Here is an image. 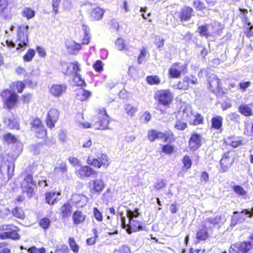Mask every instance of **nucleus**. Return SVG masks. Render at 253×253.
<instances>
[{
	"mask_svg": "<svg viewBox=\"0 0 253 253\" xmlns=\"http://www.w3.org/2000/svg\"><path fill=\"white\" fill-rule=\"evenodd\" d=\"M28 25H22L19 27L17 31V38L15 42L12 41H6V43L9 47H15L17 45V50H24L28 42Z\"/></svg>",
	"mask_w": 253,
	"mask_h": 253,
	"instance_id": "nucleus-1",
	"label": "nucleus"
},
{
	"mask_svg": "<svg viewBox=\"0 0 253 253\" xmlns=\"http://www.w3.org/2000/svg\"><path fill=\"white\" fill-rule=\"evenodd\" d=\"M15 165L13 162H4L0 167V186L5 185L13 176Z\"/></svg>",
	"mask_w": 253,
	"mask_h": 253,
	"instance_id": "nucleus-2",
	"label": "nucleus"
},
{
	"mask_svg": "<svg viewBox=\"0 0 253 253\" xmlns=\"http://www.w3.org/2000/svg\"><path fill=\"white\" fill-rule=\"evenodd\" d=\"M19 229L16 226L10 224H2L0 225V239L5 240L11 239L17 240L20 238L19 235L17 233Z\"/></svg>",
	"mask_w": 253,
	"mask_h": 253,
	"instance_id": "nucleus-3",
	"label": "nucleus"
},
{
	"mask_svg": "<svg viewBox=\"0 0 253 253\" xmlns=\"http://www.w3.org/2000/svg\"><path fill=\"white\" fill-rule=\"evenodd\" d=\"M93 123L92 126L95 129H107L109 124V117L105 110L102 109L97 116L93 118Z\"/></svg>",
	"mask_w": 253,
	"mask_h": 253,
	"instance_id": "nucleus-4",
	"label": "nucleus"
},
{
	"mask_svg": "<svg viewBox=\"0 0 253 253\" xmlns=\"http://www.w3.org/2000/svg\"><path fill=\"white\" fill-rule=\"evenodd\" d=\"M86 163L88 165L94 168L100 169L103 167L106 169L110 164V160L107 155L101 154L95 158H92L89 156Z\"/></svg>",
	"mask_w": 253,
	"mask_h": 253,
	"instance_id": "nucleus-5",
	"label": "nucleus"
},
{
	"mask_svg": "<svg viewBox=\"0 0 253 253\" xmlns=\"http://www.w3.org/2000/svg\"><path fill=\"white\" fill-rule=\"evenodd\" d=\"M173 94L169 89L159 90L155 94V99L164 106L170 104L173 100Z\"/></svg>",
	"mask_w": 253,
	"mask_h": 253,
	"instance_id": "nucleus-6",
	"label": "nucleus"
},
{
	"mask_svg": "<svg viewBox=\"0 0 253 253\" xmlns=\"http://www.w3.org/2000/svg\"><path fill=\"white\" fill-rule=\"evenodd\" d=\"M1 96L3 102L8 108H12L16 104L18 95L15 92L8 89L4 90L1 92Z\"/></svg>",
	"mask_w": 253,
	"mask_h": 253,
	"instance_id": "nucleus-7",
	"label": "nucleus"
},
{
	"mask_svg": "<svg viewBox=\"0 0 253 253\" xmlns=\"http://www.w3.org/2000/svg\"><path fill=\"white\" fill-rule=\"evenodd\" d=\"M121 223L123 228L126 229L128 234L138 231L143 229V227L140 222L134 219H128V223H126L125 217H121Z\"/></svg>",
	"mask_w": 253,
	"mask_h": 253,
	"instance_id": "nucleus-8",
	"label": "nucleus"
},
{
	"mask_svg": "<svg viewBox=\"0 0 253 253\" xmlns=\"http://www.w3.org/2000/svg\"><path fill=\"white\" fill-rule=\"evenodd\" d=\"M21 186L23 192L27 193L28 197H31L36 187V183L33 180V176L30 174H27L21 183Z\"/></svg>",
	"mask_w": 253,
	"mask_h": 253,
	"instance_id": "nucleus-9",
	"label": "nucleus"
},
{
	"mask_svg": "<svg viewBox=\"0 0 253 253\" xmlns=\"http://www.w3.org/2000/svg\"><path fill=\"white\" fill-rule=\"evenodd\" d=\"M80 71V66L77 62L62 64V72L66 76H73Z\"/></svg>",
	"mask_w": 253,
	"mask_h": 253,
	"instance_id": "nucleus-10",
	"label": "nucleus"
},
{
	"mask_svg": "<svg viewBox=\"0 0 253 253\" xmlns=\"http://www.w3.org/2000/svg\"><path fill=\"white\" fill-rule=\"evenodd\" d=\"M77 176L81 179L90 177H95L97 175L98 172L88 166H80V168L76 172Z\"/></svg>",
	"mask_w": 253,
	"mask_h": 253,
	"instance_id": "nucleus-11",
	"label": "nucleus"
},
{
	"mask_svg": "<svg viewBox=\"0 0 253 253\" xmlns=\"http://www.w3.org/2000/svg\"><path fill=\"white\" fill-rule=\"evenodd\" d=\"M31 130L39 138H44L46 135V130L39 119H35L31 122Z\"/></svg>",
	"mask_w": 253,
	"mask_h": 253,
	"instance_id": "nucleus-12",
	"label": "nucleus"
},
{
	"mask_svg": "<svg viewBox=\"0 0 253 253\" xmlns=\"http://www.w3.org/2000/svg\"><path fill=\"white\" fill-rule=\"evenodd\" d=\"M88 185L91 193L100 194L105 188V183L102 178H98L90 180Z\"/></svg>",
	"mask_w": 253,
	"mask_h": 253,
	"instance_id": "nucleus-13",
	"label": "nucleus"
},
{
	"mask_svg": "<svg viewBox=\"0 0 253 253\" xmlns=\"http://www.w3.org/2000/svg\"><path fill=\"white\" fill-rule=\"evenodd\" d=\"M181 109L177 115L178 117L189 123L191 121L194 113L192 111L191 107L189 105H186L183 108L182 107Z\"/></svg>",
	"mask_w": 253,
	"mask_h": 253,
	"instance_id": "nucleus-14",
	"label": "nucleus"
},
{
	"mask_svg": "<svg viewBox=\"0 0 253 253\" xmlns=\"http://www.w3.org/2000/svg\"><path fill=\"white\" fill-rule=\"evenodd\" d=\"M185 67V65H182L179 63L172 64L169 70V77L172 78H179L181 74L184 72Z\"/></svg>",
	"mask_w": 253,
	"mask_h": 253,
	"instance_id": "nucleus-15",
	"label": "nucleus"
},
{
	"mask_svg": "<svg viewBox=\"0 0 253 253\" xmlns=\"http://www.w3.org/2000/svg\"><path fill=\"white\" fill-rule=\"evenodd\" d=\"M67 88L65 84H53L49 87V93L55 97H59L66 92Z\"/></svg>",
	"mask_w": 253,
	"mask_h": 253,
	"instance_id": "nucleus-16",
	"label": "nucleus"
},
{
	"mask_svg": "<svg viewBox=\"0 0 253 253\" xmlns=\"http://www.w3.org/2000/svg\"><path fill=\"white\" fill-rule=\"evenodd\" d=\"M232 216V223L235 225L237 223L243 222L248 216L250 218L252 217V214H250V211L248 210H244L241 212L234 211Z\"/></svg>",
	"mask_w": 253,
	"mask_h": 253,
	"instance_id": "nucleus-17",
	"label": "nucleus"
},
{
	"mask_svg": "<svg viewBox=\"0 0 253 253\" xmlns=\"http://www.w3.org/2000/svg\"><path fill=\"white\" fill-rule=\"evenodd\" d=\"M59 116V111L54 108L51 109L47 114L46 125L50 127L54 126L55 123L58 120Z\"/></svg>",
	"mask_w": 253,
	"mask_h": 253,
	"instance_id": "nucleus-18",
	"label": "nucleus"
},
{
	"mask_svg": "<svg viewBox=\"0 0 253 253\" xmlns=\"http://www.w3.org/2000/svg\"><path fill=\"white\" fill-rule=\"evenodd\" d=\"M233 162V158L230 156V152L224 154L220 163L221 171L226 172L228 171Z\"/></svg>",
	"mask_w": 253,
	"mask_h": 253,
	"instance_id": "nucleus-19",
	"label": "nucleus"
},
{
	"mask_svg": "<svg viewBox=\"0 0 253 253\" xmlns=\"http://www.w3.org/2000/svg\"><path fill=\"white\" fill-rule=\"evenodd\" d=\"M71 202L77 208H82L87 203L88 198L82 194H75L72 195Z\"/></svg>",
	"mask_w": 253,
	"mask_h": 253,
	"instance_id": "nucleus-20",
	"label": "nucleus"
},
{
	"mask_svg": "<svg viewBox=\"0 0 253 253\" xmlns=\"http://www.w3.org/2000/svg\"><path fill=\"white\" fill-rule=\"evenodd\" d=\"M61 198L60 192L57 191L47 192L45 195L46 203L50 205L56 203L61 199Z\"/></svg>",
	"mask_w": 253,
	"mask_h": 253,
	"instance_id": "nucleus-21",
	"label": "nucleus"
},
{
	"mask_svg": "<svg viewBox=\"0 0 253 253\" xmlns=\"http://www.w3.org/2000/svg\"><path fill=\"white\" fill-rule=\"evenodd\" d=\"M201 145V136L195 133L191 135L189 141V146L192 150H197Z\"/></svg>",
	"mask_w": 253,
	"mask_h": 253,
	"instance_id": "nucleus-22",
	"label": "nucleus"
},
{
	"mask_svg": "<svg viewBox=\"0 0 253 253\" xmlns=\"http://www.w3.org/2000/svg\"><path fill=\"white\" fill-rule=\"evenodd\" d=\"M209 88L212 91L218 90L220 88V81L214 74L211 75L208 78Z\"/></svg>",
	"mask_w": 253,
	"mask_h": 253,
	"instance_id": "nucleus-23",
	"label": "nucleus"
},
{
	"mask_svg": "<svg viewBox=\"0 0 253 253\" xmlns=\"http://www.w3.org/2000/svg\"><path fill=\"white\" fill-rule=\"evenodd\" d=\"M237 249L243 253H246L253 247V244L251 241L238 242L235 244Z\"/></svg>",
	"mask_w": 253,
	"mask_h": 253,
	"instance_id": "nucleus-24",
	"label": "nucleus"
},
{
	"mask_svg": "<svg viewBox=\"0 0 253 253\" xmlns=\"http://www.w3.org/2000/svg\"><path fill=\"white\" fill-rule=\"evenodd\" d=\"M3 123L5 126L10 129L19 128V124L18 119L13 116L11 118H5L3 120Z\"/></svg>",
	"mask_w": 253,
	"mask_h": 253,
	"instance_id": "nucleus-25",
	"label": "nucleus"
},
{
	"mask_svg": "<svg viewBox=\"0 0 253 253\" xmlns=\"http://www.w3.org/2000/svg\"><path fill=\"white\" fill-rule=\"evenodd\" d=\"M67 51L70 54H76L81 49V46L74 41H69L66 43Z\"/></svg>",
	"mask_w": 253,
	"mask_h": 253,
	"instance_id": "nucleus-26",
	"label": "nucleus"
},
{
	"mask_svg": "<svg viewBox=\"0 0 253 253\" xmlns=\"http://www.w3.org/2000/svg\"><path fill=\"white\" fill-rule=\"evenodd\" d=\"M165 138L166 141V135L163 132L156 130L155 129H151L148 132V138L151 141H154L156 139Z\"/></svg>",
	"mask_w": 253,
	"mask_h": 253,
	"instance_id": "nucleus-27",
	"label": "nucleus"
},
{
	"mask_svg": "<svg viewBox=\"0 0 253 253\" xmlns=\"http://www.w3.org/2000/svg\"><path fill=\"white\" fill-rule=\"evenodd\" d=\"M225 142L226 144L234 148H236L244 144L243 140L241 137L234 136L227 137L225 139Z\"/></svg>",
	"mask_w": 253,
	"mask_h": 253,
	"instance_id": "nucleus-28",
	"label": "nucleus"
},
{
	"mask_svg": "<svg viewBox=\"0 0 253 253\" xmlns=\"http://www.w3.org/2000/svg\"><path fill=\"white\" fill-rule=\"evenodd\" d=\"M239 111L246 116H250L253 114V104H243L239 106Z\"/></svg>",
	"mask_w": 253,
	"mask_h": 253,
	"instance_id": "nucleus-29",
	"label": "nucleus"
},
{
	"mask_svg": "<svg viewBox=\"0 0 253 253\" xmlns=\"http://www.w3.org/2000/svg\"><path fill=\"white\" fill-rule=\"evenodd\" d=\"M54 172L56 174H61L63 179H67V167L65 163L59 164L54 168Z\"/></svg>",
	"mask_w": 253,
	"mask_h": 253,
	"instance_id": "nucleus-30",
	"label": "nucleus"
},
{
	"mask_svg": "<svg viewBox=\"0 0 253 253\" xmlns=\"http://www.w3.org/2000/svg\"><path fill=\"white\" fill-rule=\"evenodd\" d=\"M73 223L75 225H78L83 223L86 218L85 214L80 211H76L73 214Z\"/></svg>",
	"mask_w": 253,
	"mask_h": 253,
	"instance_id": "nucleus-31",
	"label": "nucleus"
},
{
	"mask_svg": "<svg viewBox=\"0 0 253 253\" xmlns=\"http://www.w3.org/2000/svg\"><path fill=\"white\" fill-rule=\"evenodd\" d=\"M193 9L188 6L183 7L181 10L180 19L182 21H187L190 19L193 12Z\"/></svg>",
	"mask_w": 253,
	"mask_h": 253,
	"instance_id": "nucleus-32",
	"label": "nucleus"
},
{
	"mask_svg": "<svg viewBox=\"0 0 253 253\" xmlns=\"http://www.w3.org/2000/svg\"><path fill=\"white\" fill-rule=\"evenodd\" d=\"M209 28L210 29L211 34H218L220 33L223 28V25L219 22L214 21L211 25H208Z\"/></svg>",
	"mask_w": 253,
	"mask_h": 253,
	"instance_id": "nucleus-33",
	"label": "nucleus"
},
{
	"mask_svg": "<svg viewBox=\"0 0 253 253\" xmlns=\"http://www.w3.org/2000/svg\"><path fill=\"white\" fill-rule=\"evenodd\" d=\"M104 14V11L100 7L94 8L90 13V17L93 20H99Z\"/></svg>",
	"mask_w": 253,
	"mask_h": 253,
	"instance_id": "nucleus-34",
	"label": "nucleus"
},
{
	"mask_svg": "<svg viewBox=\"0 0 253 253\" xmlns=\"http://www.w3.org/2000/svg\"><path fill=\"white\" fill-rule=\"evenodd\" d=\"M91 92L85 89H80L77 93V98L81 101L86 100L91 96Z\"/></svg>",
	"mask_w": 253,
	"mask_h": 253,
	"instance_id": "nucleus-35",
	"label": "nucleus"
},
{
	"mask_svg": "<svg viewBox=\"0 0 253 253\" xmlns=\"http://www.w3.org/2000/svg\"><path fill=\"white\" fill-rule=\"evenodd\" d=\"M223 118L220 116H217L212 118L211 120L212 127L216 129H220L222 125Z\"/></svg>",
	"mask_w": 253,
	"mask_h": 253,
	"instance_id": "nucleus-36",
	"label": "nucleus"
},
{
	"mask_svg": "<svg viewBox=\"0 0 253 253\" xmlns=\"http://www.w3.org/2000/svg\"><path fill=\"white\" fill-rule=\"evenodd\" d=\"M116 47L120 51H124L125 52L129 50V47L125 44V41L121 38H118L115 42Z\"/></svg>",
	"mask_w": 253,
	"mask_h": 253,
	"instance_id": "nucleus-37",
	"label": "nucleus"
},
{
	"mask_svg": "<svg viewBox=\"0 0 253 253\" xmlns=\"http://www.w3.org/2000/svg\"><path fill=\"white\" fill-rule=\"evenodd\" d=\"M204 118L203 116L199 113H194L193 114V117L191 119V121L189 122V124L194 126H196L202 124L203 122Z\"/></svg>",
	"mask_w": 253,
	"mask_h": 253,
	"instance_id": "nucleus-38",
	"label": "nucleus"
},
{
	"mask_svg": "<svg viewBox=\"0 0 253 253\" xmlns=\"http://www.w3.org/2000/svg\"><path fill=\"white\" fill-rule=\"evenodd\" d=\"M137 107L131 104H126L125 106V110L128 115L133 116L137 111Z\"/></svg>",
	"mask_w": 253,
	"mask_h": 253,
	"instance_id": "nucleus-39",
	"label": "nucleus"
},
{
	"mask_svg": "<svg viewBox=\"0 0 253 253\" xmlns=\"http://www.w3.org/2000/svg\"><path fill=\"white\" fill-rule=\"evenodd\" d=\"M187 127V125L185 121L181 119L180 118H178L177 116V120L174 125V127L177 130H184Z\"/></svg>",
	"mask_w": 253,
	"mask_h": 253,
	"instance_id": "nucleus-40",
	"label": "nucleus"
},
{
	"mask_svg": "<svg viewBox=\"0 0 253 253\" xmlns=\"http://www.w3.org/2000/svg\"><path fill=\"white\" fill-rule=\"evenodd\" d=\"M12 213L15 217L21 219H24L25 217V213L23 210L20 208L17 207L14 208L12 211Z\"/></svg>",
	"mask_w": 253,
	"mask_h": 253,
	"instance_id": "nucleus-41",
	"label": "nucleus"
},
{
	"mask_svg": "<svg viewBox=\"0 0 253 253\" xmlns=\"http://www.w3.org/2000/svg\"><path fill=\"white\" fill-rule=\"evenodd\" d=\"M25 87V84L21 81H17L16 82L12 83L11 85V88L13 90L16 89L17 92L19 93H21Z\"/></svg>",
	"mask_w": 253,
	"mask_h": 253,
	"instance_id": "nucleus-42",
	"label": "nucleus"
},
{
	"mask_svg": "<svg viewBox=\"0 0 253 253\" xmlns=\"http://www.w3.org/2000/svg\"><path fill=\"white\" fill-rule=\"evenodd\" d=\"M71 206L69 204H64L60 208L61 214L63 217H68L71 213Z\"/></svg>",
	"mask_w": 253,
	"mask_h": 253,
	"instance_id": "nucleus-43",
	"label": "nucleus"
},
{
	"mask_svg": "<svg viewBox=\"0 0 253 253\" xmlns=\"http://www.w3.org/2000/svg\"><path fill=\"white\" fill-rule=\"evenodd\" d=\"M198 30L201 35L208 38L211 36L210 29L209 28L208 25L200 26Z\"/></svg>",
	"mask_w": 253,
	"mask_h": 253,
	"instance_id": "nucleus-44",
	"label": "nucleus"
},
{
	"mask_svg": "<svg viewBox=\"0 0 253 253\" xmlns=\"http://www.w3.org/2000/svg\"><path fill=\"white\" fill-rule=\"evenodd\" d=\"M220 219V217L218 216H216L214 218H210L207 219L206 221V226L211 228L215 225L217 224Z\"/></svg>",
	"mask_w": 253,
	"mask_h": 253,
	"instance_id": "nucleus-45",
	"label": "nucleus"
},
{
	"mask_svg": "<svg viewBox=\"0 0 253 253\" xmlns=\"http://www.w3.org/2000/svg\"><path fill=\"white\" fill-rule=\"evenodd\" d=\"M73 77V82L76 85H84L85 84L84 80L82 79L79 72L76 74Z\"/></svg>",
	"mask_w": 253,
	"mask_h": 253,
	"instance_id": "nucleus-46",
	"label": "nucleus"
},
{
	"mask_svg": "<svg viewBox=\"0 0 253 253\" xmlns=\"http://www.w3.org/2000/svg\"><path fill=\"white\" fill-rule=\"evenodd\" d=\"M22 14L23 16L26 17L28 19H29L34 16L35 12L30 8L25 7L23 9Z\"/></svg>",
	"mask_w": 253,
	"mask_h": 253,
	"instance_id": "nucleus-47",
	"label": "nucleus"
},
{
	"mask_svg": "<svg viewBox=\"0 0 253 253\" xmlns=\"http://www.w3.org/2000/svg\"><path fill=\"white\" fill-rule=\"evenodd\" d=\"M146 81L151 85L157 84L160 82L159 78L156 75L148 76L146 78Z\"/></svg>",
	"mask_w": 253,
	"mask_h": 253,
	"instance_id": "nucleus-48",
	"label": "nucleus"
},
{
	"mask_svg": "<svg viewBox=\"0 0 253 253\" xmlns=\"http://www.w3.org/2000/svg\"><path fill=\"white\" fill-rule=\"evenodd\" d=\"M50 225V220L48 218H43L39 221V225L44 230L47 229Z\"/></svg>",
	"mask_w": 253,
	"mask_h": 253,
	"instance_id": "nucleus-49",
	"label": "nucleus"
},
{
	"mask_svg": "<svg viewBox=\"0 0 253 253\" xmlns=\"http://www.w3.org/2000/svg\"><path fill=\"white\" fill-rule=\"evenodd\" d=\"M233 190L236 194L244 196L247 194V192L245 190L243 187L239 185H236L233 187Z\"/></svg>",
	"mask_w": 253,
	"mask_h": 253,
	"instance_id": "nucleus-50",
	"label": "nucleus"
},
{
	"mask_svg": "<svg viewBox=\"0 0 253 253\" xmlns=\"http://www.w3.org/2000/svg\"><path fill=\"white\" fill-rule=\"evenodd\" d=\"M69 244L71 250L74 253H78L79 252V247L73 238H70L69 239Z\"/></svg>",
	"mask_w": 253,
	"mask_h": 253,
	"instance_id": "nucleus-51",
	"label": "nucleus"
},
{
	"mask_svg": "<svg viewBox=\"0 0 253 253\" xmlns=\"http://www.w3.org/2000/svg\"><path fill=\"white\" fill-rule=\"evenodd\" d=\"M139 215L138 210L137 209H135L134 211H131L129 209L126 210V216L128 219H133V217H137Z\"/></svg>",
	"mask_w": 253,
	"mask_h": 253,
	"instance_id": "nucleus-52",
	"label": "nucleus"
},
{
	"mask_svg": "<svg viewBox=\"0 0 253 253\" xmlns=\"http://www.w3.org/2000/svg\"><path fill=\"white\" fill-rule=\"evenodd\" d=\"M208 237V232L203 229L199 230L196 234V238L199 240H205Z\"/></svg>",
	"mask_w": 253,
	"mask_h": 253,
	"instance_id": "nucleus-53",
	"label": "nucleus"
},
{
	"mask_svg": "<svg viewBox=\"0 0 253 253\" xmlns=\"http://www.w3.org/2000/svg\"><path fill=\"white\" fill-rule=\"evenodd\" d=\"M162 151L166 154H171L174 152V147L170 144L164 145L162 147Z\"/></svg>",
	"mask_w": 253,
	"mask_h": 253,
	"instance_id": "nucleus-54",
	"label": "nucleus"
},
{
	"mask_svg": "<svg viewBox=\"0 0 253 253\" xmlns=\"http://www.w3.org/2000/svg\"><path fill=\"white\" fill-rule=\"evenodd\" d=\"M35 54V51L34 49H29L26 54L24 56L23 59L25 61L29 62L32 60Z\"/></svg>",
	"mask_w": 253,
	"mask_h": 253,
	"instance_id": "nucleus-55",
	"label": "nucleus"
},
{
	"mask_svg": "<svg viewBox=\"0 0 253 253\" xmlns=\"http://www.w3.org/2000/svg\"><path fill=\"white\" fill-rule=\"evenodd\" d=\"M166 186V184L163 180L158 181L154 185L151 190L152 192L154 190H159L165 188Z\"/></svg>",
	"mask_w": 253,
	"mask_h": 253,
	"instance_id": "nucleus-56",
	"label": "nucleus"
},
{
	"mask_svg": "<svg viewBox=\"0 0 253 253\" xmlns=\"http://www.w3.org/2000/svg\"><path fill=\"white\" fill-rule=\"evenodd\" d=\"M61 0H51V4L53 11L55 15L59 13L58 8L60 4Z\"/></svg>",
	"mask_w": 253,
	"mask_h": 253,
	"instance_id": "nucleus-57",
	"label": "nucleus"
},
{
	"mask_svg": "<svg viewBox=\"0 0 253 253\" xmlns=\"http://www.w3.org/2000/svg\"><path fill=\"white\" fill-rule=\"evenodd\" d=\"M184 80L185 82L188 84V87H189L190 84H196L198 83L197 79L192 76H186L184 77Z\"/></svg>",
	"mask_w": 253,
	"mask_h": 253,
	"instance_id": "nucleus-58",
	"label": "nucleus"
},
{
	"mask_svg": "<svg viewBox=\"0 0 253 253\" xmlns=\"http://www.w3.org/2000/svg\"><path fill=\"white\" fill-rule=\"evenodd\" d=\"M175 88L182 89V90H187L188 89V84L185 82L184 79L182 81L179 82L176 85H175Z\"/></svg>",
	"mask_w": 253,
	"mask_h": 253,
	"instance_id": "nucleus-59",
	"label": "nucleus"
},
{
	"mask_svg": "<svg viewBox=\"0 0 253 253\" xmlns=\"http://www.w3.org/2000/svg\"><path fill=\"white\" fill-rule=\"evenodd\" d=\"M147 54V51L144 48L142 49L138 57L137 61L139 64L142 63L145 60V57Z\"/></svg>",
	"mask_w": 253,
	"mask_h": 253,
	"instance_id": "nucleus-60",
	"label": "nucleus"
},
{
	"mask_svg": "<svg viewBox=\"0 0 253 253\" xmlns=\"http://www.w3.org/2000/svg\"><path fill=\"white\" fill-rule=\"evenodd\" d=\"M193 6L197 10H202L206 8L205 4L199 0H194Z\"/></svg>",
	"mask_w": 253,
	"mask_h": 253,
	"instance_id": "nucleus-61",
	"label": "nucleus"
},
{
	"mask_svg": "<svg viewBox=\"0 0 253 253\" xmlns=\"http://www.w3.org/2000/svg\"><path fill=\"white\" fill-rule=\"evenodd\" d=\"M183 164L184 165V168H185L186 169H188L189 168H190L192 165V162L189 156H185L184 157L183 159Z\"/></svg>",
	"mask_w": 253,
	"mask_h": 253,
	"instance_id": "nucleus-62",
	"label": "nucleus"
},
{
	"mask_svg": "<svg viewBox=\"0 0 253 253\" xmlns=\"http://www.w3.org/2000/svg\"><path fill=\"white\" fill-rule=\"evenodd\" d=\"M4 139L8 143H14L16 141V138L14 135L8 133L4 136Z\"/></svg>",
	"mask_w": 253,
	"mask_h": 253,
	"instance_id": "nucleus-63",
	"label": "nucleus"
},
{
	"mask_svg": "<svg viewBox=\"0 0 253 253\" xmlns=\"http://www.w3.org/2000/svg\"><path fill=\"white\" fill-rule=\"evenodd\" d=\"M93 67L94 69L98 72H100L103 70V63L101 60H97L93 64Z\"/></svg>",
	"mask_w": 253,
	"mask_h": 253,
	"instance_id": "nucleus-64",
	"label": "nucleus"
}]
</instances>
